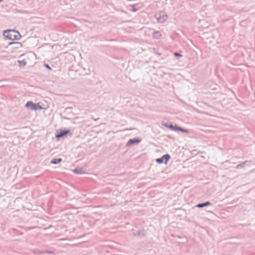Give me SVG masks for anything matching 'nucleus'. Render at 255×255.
I'll list each match as a JSON object with an SVG mask.
<instances>
[{
  "mask_svg": "<svg viewBox=\"0 0 255 255\" xmlns=\"http://www.w3.org/2000/svg\"><path fill=\"white\" fill-rule=\"evenodd\" d=\"M3 35L7 39L11 40H18L21 38L19 32L14 30H8L4 32Z\"/></svg>",
  "mask_w": 255,
  "mask_h": 255,
  "instance_id": "nucleus-1",
  "label": "nucleus"
},
{
  "mask_svg": "<svg viewBox=\"0 0 255 255\" xmlns=\"http://www.w3.org/2000/svg\"><path fill=\"white\" fill-rule=\"evenodd\" d=\"M26 108H31L32 110H41L42 109V107L39 105V104H34L31 101L28 102L26 105Z\"/></svg>",
  "mask_w": 255,
  "mask_h": 255,
  "instance_id": "nucleus-2",
  "label": "nucleus"
},
{
  "mask_svg": "<svg viewBox=\"0 0 255 255\" xmlns=\"http://www.w3.org/2000/svg\"><path fill=\"white\" fill-rule=\"evenodd\" d=\"M170 158V155L168 154H165L162 156L160 158H157L156 159V161L158 163H162L164 162L166 164L168 160Z\"/></svg>",
  "mask_w": 255,
  "mask_h": 255,
  "instance_id": "nucleus-3",
  "label": "nucleus"
},
{
  "mask_svg": "<svg viewBox=\"0 0 255 255\" xmlns=\"http://www.w3.org/2000/svg\"><path fill=\"white\" fill-rule=\"evenodd\" d=\"M68 131H62L56 135V137L59 138L62 137L68 133Z\"/></svg>",
  "mask_w": 255,
  "mask_h": 255,
  "instance_id": "nucleus-4",
  "label": "nucleus"
},
{
  "mask_svg": "<svg viewBox=\"0 0 255 255\" xmlns=\"http://www.w3.org/2000/svg\"><path fill=\"white\" fill-rule=\"evenodd\" d=\"M61 160V158H55L52 159L51 162L53 164H57L60 162Z\"/></svg>",
  "mask_w": 255,
  "mask_h": 255,
  "instance_id": "nucleus-5",
  "label": "nucleus"
},
{
  "mask_svg": "<svg viewBox=\"0 0 255 255\" xmlns=\"http://www.w3.org/2000/svg\"><path fill=\"white\" fill-rule=\"evenodd\" d=\"M210 204V203L207 202H206L205 203H203V204H199L198 205H197V207H199V208H201V207H203L204 206H207L208 205Z\"/></svg>",
  "mask_w": 255,
  "mask_h": 255,
  "instance_id": "nucleus-6",
  "label": "nucleus"
},
{
  "mask_svg": "<svg viewBox=\"0 0 255 255\" xmlns=\"http://www.w3.org/2000/svg\"><path fill=\"white\" fill-rule=\"evenodd\" d=\"M170 128H171V129L175 130H179V129H180V127H178L177 126H170Z\"/></svg>",
  "mask_w": 255,
  "mask_h": 255,
  "instance_id": "nucleus-7",
  "label": "nucleus"
},
{
  "mask_svg": "<svg viewBox=\"0 0 255 255\" xmlns=\"http://www.w3.org/2000/svg\"><path fill=\"white\" fill-rule=\"evenodd\" d=\"M134 142L137 143V142H138V140H136V139H130L128 141V144H130L134 143Z\"/></svg>",
  "mask_w": 255,
  "mask_h": 255,
  "instance_id": "nucleus-8",
  "label": "nucleus"
},
{
  "mask_svg": "<svg viewBox=\"0 0 255 255\" xmlns=\"http://www.w3.org/2000/svg\"><path fill=\"white\" fill-rule=\"evenodd\" d=\"M179 131H181L182 132H185V133H188V130L182 128H180Z\"/></svg>",
  "mask_w": 255,
  "mask_h": 255,
  "instance_id": "nucleus-9",
  "label": "nucleus"
},
{
  "mask_svg": "<svg viewBox=\"0 0 255 255\" xmlns=\"http://www.w3.org/2000/svg\"><path fill=\"white\" fill-rule=\"evenodd\" d=\"M160 35H161L158 32H155L154 33V36L155 37H157L158 36H160Z\"/></svg>",
  "mask_w": 255,
  "mask_h": 255,
  "instance_id": "nucleus-10",
  "label": "nucleus"
},
{
  "mask_svg": "<svg viewBox=\"0 0 255 255\" xmlns=\"http://www.w3.org/2000/svg\"><path fill=\"white\" fill-rule=\"evenodd\" d=\"M18 46L16 48H20L22 47V44L20 43H15Z\"/></svg>",
  "mask_w": 255,
  "mask_h": 255,
  "instance_id": "nucleus-11",
  "label": "nucleus"
},
{
  "mask_svg": "<svg viewBox=\"0 0 255 255\" xmlns=\"http://www.w3.org/2000/svg\"><path fill=\"white\" fill-rule=\"evenodd\" d=\"M45 67H46L49 70H51V67L48 64H45Z\"/></svg>",
  "mask_w": 255,
  "mask_h": 255,
  "instance_id": "nucleus-12",
  "label": "nucleus"
},
{
  "mask_svg": "<svg viewBox=\"0 0 255 255\" xmlns=\"http://www.w3.org/2000/svg\"><path fill=\"white\" fill-rule=\"evenodd\" d=\"M174 55H175L176 56H181L180 54H179L178 53H175Z\"/></svg>",
  "mask_w": 255,
  "mask_h": 255,
  "instance_id": "nucleus-13",
  "label": "nucleus"
}]
</instances>
